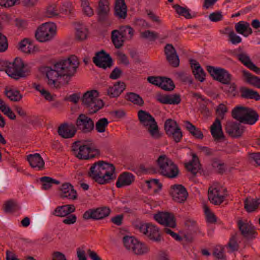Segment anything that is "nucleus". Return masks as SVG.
<instances>
[{"label":"nucleus","mask_w":260,"mask_h":260,"mask_svg":"<svg viewBox=\"0 0 260 260\" xmlns=\"http://www.w3.org/2000/svg\"><path fill=\"white\" fill-rule=\"evenodd\" d=\"M79 65L78 57L75 55H72L66 59L56 62L52 67H42L40 70L43 74H45L49 86L58 88L60 87L58 78L64 75H74Z\"/></svg>","instance_id":"nucleus-1"},{"label":"nucleus","mask_w":260,"mask_h":260,"mask_svg":"<svg viewBox=\"0 0 260 260\" xmlns=\"http://www.w3.org/2000/svg\"><path fill=\"white\" fill-rule=\"evenodd\" d=\"M115 167L113 164L100 160L94 163L88 173V176L100 184L109 183L115 177Z\"/></svg>","instance_id":"nucleus-2"},{"label":"nucleus","mask_w":260,"mask_h":260,"mask_svg":"<svg viewBox=\"0 0 260 260\" xmlns=\"http://www.w3.org/2000/svg\"><path fill=\"white\" fill-rule=\"evenodd\" d=\"M158 166V172L163 176L168 178H176L179 173L178 166L166 155H161L156 160Z\"/></svg>","instance_id":"nucleus-3"},{"label":"nucleus","mask_w":260,"mask_h":260,"mask_svg":"<svg viewBox=\"0 0 260 260\" xmlns=\"http://www.w3.org/2000/svg\"><path fill=\"white\" fill-rule=\"evenodd\" d=\"M74 155L81 160H88L100 155V150L90 145L82 144V142H75L72 145Z\"/></svg>","instance_id":"nucleus-4"},{"label":"nucleus","mask_w":260,"mask_h":260,"mask_svg":"<svg viewBox=\"0 0 260 260\" xmlns=\"http://www.w3.org/2000/svg\"><path fill=\"white\" fill-rule=\"evenodd\" d=\"M98 95L99 92L96 90L87 91L81 99L82 104L90 114L95 113L104 106L103 101L98 99Z\"/></svg>","instance_id":"nucleus-5"},{"label":"nucleus","mask_w":260,"mask_h":260,"mask_svg":"<svg viewBox=\"0 0 260 260\" xmlns=\"http://www.w3.org/2000/svg\"><path fill=\"white\" fill-rule=\"evenodd\" d=\"M138 119L140 123L148 128V131L154 139H159L161 137L158 126L155 118L148 112L140 110L138 113Z\"/></svg>","instance_id":"nucleus-6"},{"label":"nucleus","mask_w":260,"mask_h":260,"mask_svg":"<svg viewBox=\"0 0 260 260\" xmlns=\"http://www.w3.org/2000/svg\"><path fill=\"white\" fill-rule=\"evenodd\" d=\"M122 241L125 248L137 255L146 254L149 251V247L146 244L140 242L134 237L125 236Z\"/></svg>","instance_id":"nucleus-7"},{"label":"nucleus","mask_w":260,"mask_h":260,"mask_svg":"<svg viewBox=\"0 0 260 260\" xmlns=\"http://www.w3.org/2000/svg\"><path fill=\"white\" fill-rule=\"evenodd\" d=\"M8 63L7 74L11 78L18 80L28 75L29 71L24 70V64L21 58L17 57L13 62L8 61Z\"/></svg>","instance_id":"nucleus-8"},{"label":"nucleus","mask_w":260,"mask_h":260,"mask_svg":"<svg viewBox=\"0 0 260 260\" xmlns=\"http://www.w3.org/2000/svg\"><path fill=\"white\" fill-rule=\"evenodd\" d=\"M207 70L215 80L225 85H229L231 83L232 76L225 69L208 66H207Z\"/></svg>","instance_id":"nucleus-9"},{"label":"nucleus","mask_w":260,"mask_h":260,"mask_svg":"<svg viewBox=\"0 0 260 260\" xmlns=\"http://www.w3.org/2000/svg\"><path fill=\"white\" fill-rule=\"evenodd\" d=\"M55 26L50 23H45L39 26L35 33L37 40L44 42L50 40L55 34Z\"/></svg>","instance_id":"nucleus-10"},{"label":"nucleus","mask_w":260,"mask_h":260,"mask_svg":"<svg viewBox=\"0 0 260 260\" xmlns=\"http://www.w3.org/2000/svg\"><path fill=\"white\" fill-rule=\"evenodd\" d=\"M164 128L169 137L178 143L182 138V133L176 121L172 119H168L164 124Z\"/></svg>","instance_id":"nucleus-11"},{"label":"nucleus","mask_w":260,"mask_h":260,"mask_svg":"<svg viewBox=\"0 0 260 260\" xmlns=\"http://www.w3.org/2000/svg\"><path fill=\"white\" fill-rule=\"evenodd\" d=\"M76 128L83 133L87 134L91 132L94 128L93 120L84 114H80L76 120Z\"/></svg>","instance_id":"nucleus-12"},{"label":"nucleus","mask_w":260,"mask_h":260,"mask_svg":"<svg viewBox=\"0 0 260 260\" xmlns=\"http://www.w3.org/2000/svg\"><path fill=\"white\" fill-rule=\"evenodd\" d=\"M109 0H100L96 9L98 21L102 24L109 23L110 13Z\"/></svg>","instance_id":"nucleus-13"},{"label":"nucleus","mask_w":260,"mask_h":260,"mask_svg":"<svg viewBox=\"0 0 260 260\" xmlns=\"http://www.w3.org/2000/svg\"><path fill=\"white\" fill-rule=\"evenodd\" d=\"M169 193L173 200L177 203H184L188 197L186 189L181 184H174L170 187Z\"/></svg>","instance_id":"nucleus-14"},{"label":"nucleus","mask_w":260,"mask_h":260,"mask_svg":"<svg viewBox=\"0 0 260 260\" xmlns=\"http://www.w3.org/2000/svg\"><path fill=\"white\" fill-rule=\"evenodd\" d=\"M111 210L109 207H102L96 209H90L86 211L83 215V218L85 220L93 219L99 220L103 219L109 215Z\"/></svg>","instance_id":"nucleus-15"},{"label":"nucleus","mask_w":260,"mask_h":260,"mask_svg":"<svg viewBox=\"0 0 260 260\" xmlns=\"http://www.w3.org/2000/svg\"><path fill=\"white\" fill-rule=\"evenodd\" d=\"M93 62L96 66L106 69L112 66L113 60L110 55L104 50L98 52L93 57Z\"/></svg>","instance_id":"nucleus-16"},{"label":"nucleus","mask_w":260,"mask_h":260,"mask_svg":"<svg viewBox=\"0 0 260 260\" xmlns=\"http://www.w3.org/2000/svg\"><path fill=\"white\" fill-rule=\"evenodd\" d=\"M237 225L241 234L243 237L247 239L255 238L257 233L254 226L250 222L239 220L238 221Z\"/></svg>","instance_id":"nucleus-17"},{"label":"nucleus","mask_w":260,"mask_h":260,"mask_svg":"<svg viewBox=\"0 0 260 260\" xmlns=\"http://www.w3.org/2000/svg\"><path fill=\"white\" fill-rule=\"evenodd\" d=\"M164 52L169 64L174 68L178 67L179 65V58L173 46L167 44L164 48Z\"/></svg>","instance_id":"nucleus-18"},{"label":"nucleus","mask_w":260,"mask_h":260,"mask_svg":"<svg viewBox=\"0 0 260 260\" xmlns=\"http://www.w3.org/2000/svg\"><path fill=\"white\" fill-rule=\"evenodd\" d=\"M154 218L161 224L172 228L176 226L175 218L174 215L169 212H159L154 215Z\"/></svg>","instance_id":"nucleus-19"},{"label":"nucleus","mask_w":260,"mask_h":260,"mask_svg":"<svg viewBox=\"0 0 260 260\" xmlns=\"http://www.w3.org/2000/svg\"><path fill=\"white\" fill-rule=\"evenodd\" d=\"M225 130L230 137L234 138H238L242 136L244 128V126L239 123L229 121L226 123Z\"/></svg>","instance_id":"nucleus-20"},{"label":"nucleus","mask_w":260,"mask_h":260,"mask_svg":"<svg viewBox=\"0 0 260 260\" xmlns=\"http://www.w3.org/2000/svg\"><path fill=\"white\" fill-rule=\"evenodd\" d=\"M60 193L59 196L61 198H67L70 200H76L78 194L73 186L69 182L63 183L59 188Z\"/></svg>","instance_id":"nucleus-21"},{"label":"nucleus","mask_w":260,"mask_h":260,"mask_svg":"<svg viewBox=\"0 0 260 260\" xmlns=\"http://www.w3.org/2000/svg\"><path fill=\"white\" fill-rule=\"evenodd\" d=\"M58 135L63 138L68 139L73 137L77 132V128L73 124L67 123L61 124L58 128Z\"/></svg>","instance_id":"nucleus-22"},{"label":"nucleus","mask_w":260,"mask_h":260,"mask_svg":"<svg viewBox=\"0 0 260 260\" xmlns=\"http://www.w3.org/2000/svg\"><path fill=\"white\" fill-rule=\"evenodd\" d=\"M135 181V176L129 172H125L118 177L116 186L118 188L130 185Z\"/></svg>","instance_id":"nucleus-23"},{"label":"nucleus","mask_w":260,"mask_h":260,"mask_svg":"<svg viewBox=\"0 0 260 260\" xmlns=\"http://www.w3.org/2000/svg\"><path fill=\"white\" fill-rule=\"evenodd\" d=\"M191 155L192 160L188 163L185 164L184 166L186 169L194 176L198 171L201 169V164L199 157L195 153H192Z\"/></svg>","instance_id":"nucleus-24"},{"label":"nucleus","mask_w":260,"mask_h":260,"mask_svg":"<svg viewBox=\"0 0 260 260\" xmlns=\"http://www.w3.org/2000/svg\"><path fill=\"white\" fill-rule=\"evenodd\" d=\"M190 63L195 78L201 82H203L205 79L206 73L199 63L192 59L190 60Z\"/></svg>","instance_id":"nucleus-25"},{"label":"nucleus","mask_w":260,"mask_h":260,"mask_svg":"<svg viewBox=\"0 0 260 260\" xmlns=\"http://www.w3.org/2000/svg\"><path fill=\"white\" fill-rule=\"evenodd\" d=\"M74 205H65L57 207L53 212V215L58 217H66L75 212Z\"/></svg>","instance_id":"nucleus-26"},{"label":"nucleus","mask_w":260,"mask_h":260,"mask_svg":"<svg viewBox=\"0 0 260 260\" xmlns=\"http://www.w3.org/2000/svg\"><path fill=\"white\" fill-rule=\"evenodd\" d=\"M239 90L241 98L254 100L256 101L260 100V95L256 91L245 86L240 87Z\"/></svg>","instance_id":"nucleus-27"},{"label":"nucleus","mask_w":260,"mask_h":260,"mask_svg":"<svg viewBox=\"0 0 260 260\" xmlns=\"http://www.w3.org/2000/svg\"><path fill=\"white\" fill-rule=\"evenodd\" d=\"M114 14L119 19H125L127 15V8L124 0H116Z\"/></svg>","instance_id":"nucleus-28"},{"label":"nucleus","mask_w":260,"mask_h":260,"mask_svg":"<svg viewBox=\"0 0 260 260\" xmlns=\"http://www.w3.org/2000/svg\"><path fill=\"white\" fill-rule=\"evenodd\" d=\"M211 133L215 140L224 139V136L222 130L221 121L218 118H216L213 124L211 126Z\"/></svg>","instance_id":"nucleus-29"},{"label":"nucleus","mask_w":260,"mask_h":260,"mask_svg":"<svg viewBox=\"0 0 260 260\" xmlns=\"http://www.w3.org/2000/svg\"><path fill=\"white\" fill-rule=\"evenodd\" d=\"M27 160L33 168H38L39 170H42L44 167L45 162L39 153L29 154L27 156Z\"/></svg>","instance_id":"nucleus-30"},{"label":"nucleus","mask_w":260,"mask_h":260,"mask_svg":"<svg viewBox=\"0 0 260 260\" xmlns=\"http://www.w3.org/2000/svg\"><path fill=\"white\" fill-rule=\"evenodd\" d=\"M258 118L259 115L257 112L248 107L245 116L242 119V123L252 125L258 120Z\"/></svg>","instance_id":"nucleus-31"},{"label":"nucleus","mask_w":260,"mask_h":260,"mask_svg":"<svg viewBox=\"0 0 260 260\" xmlns=\"http://www.w3.org/2000/svg\"><path fill=\"white\" fill-rule=\"evenodd\" d=\"M208 199L212 204L215 205L221 204L224 201L223 196L220 195L219 190L217 188L208 190Z\"/></svg>","instance_id":"nucleus-32"},{"label":"nucleus","mask_w":260,"mask_h":260,"mask_svg":"<svg viewBox=\"0 0 260 260\" xmlns=\"http://www.w3.org/2000/svg\"><path fill=\"white\" fill-rule=\"evenodd\" d=\"M242 74L244 80L247 83L258 88H260V78L252 75L250 73L243 70Z\"/></svg>","instance_id":"nucleus-33"},{"label":"nucleus","mask_w":260,"mask_h":260,"mask_svg":"<svg viewBox=\"0 0 260 260\" xmlns=\"http://www.w3.org/2000/svg\"><path fill=\"white\" fill-rule=\"evenodd\" d=\"M146 235L150 240L155 242H159L162 240V237L159 233L158 229L151 223Z\"/></svg>","instance_id":"nucleus-34"},{"label":"nucleus","mask_w":260,"mask_h":260,"mask_svg":"<svg viewBox=\"0 0 260 260\" xmlns=\"http://www.w3.org/2000/svg\"><path fill=\"white\" fill-rule=\"evenodd\" d=\"M125 99L134 104L141 107L143 106L144 105V101L142 98L139 94L135 92H130L126 93L125 95Z\"/></svg>","instance_id":"nucleus-35"},{"label":"nucleus","mask_w":260,"mask_h":260,"mask_svg":"<svg viewBox=\"0 0 260 260\" xmlns=\"http://www.w3.org/2000/svg\"><path fill=\"white\" fill-rule=\"evenodd\" d=\"M184 123L186 124L187 130L189 131L192 136L198 139H202L203 138V134L199 128L193 125L189 121H185Z\"/></svg>","instance_id":"nucleus-36"},{"label":"nucleus","mask_w":260,"mask_h":260,"mask_svg":"<svg viewBox=\"0 0 260 260\" xmlns=\"http://www.w3.org/2000/svg\"><path fill=\"white\" fill-rule=\"evenodd\" d=\"M248 107L237 106L232 111V116L233 118L242 123V119L244 117Z\"/></svg>","instance_id":"nucleus-37"},{"label":"nucleus","mask_w":260,"mask_h":260,"mask_svg":"<svg viewBox=\"0 0 260 260\" xmlns=\"http://www.w3.org/2000/svg\"><path fill=\"white\" fill-rule=\"evenodd\" d=\"M244 209L248 212L254 211L257 208L260 203L259 199H253L247 198L244 201Z\"/></svg>","instance_id":"nucleus-38"},{"label":"nucleus","mask_w":260,"mask_h":260,"mask_svg":"<svg viewBox=\"0 0 260 260\" xmlns=\"http://www.w3.org/2000/svg\"><path fill=\"white\" fill-rule=\"evenodd\" d=\"M111 38L116 48L118 49L123 46L125 40L123 38H121V36L120 35V33L117 29L113 30L111 32Z\"/></svg>","instance_id":"nucleus-39"},{"label":"nucleus","mask_w":260,"mask_h":260,"mask_svg":"<svg viewBox=\"0 0 260 260\" xmlns=\"http://www.w3.org/2000/svg\"><path fill=\"white\" fill-rule=\"evenodd\" d=\"M117 30L124 40H131L134 36V30L128 25L121 26Z\"/></svg>","instance_id":"nucleus-40"},{"label":"nucleus","mask_w":260,"mask_h":260,"mask_svg":"<svg viewBox=\"0 0 260 260\" xmlns=\"http://www.w3.org/2000/svg\"><path fill=\"white\" fill-rule=\"evenodd\" d=\"M35 46L29 39L25 38L19 43V49L25 53H30L34 51Z\"/></svg>","instance_id":"nucleus-41"},{"label":"nucleus","mask_w":260,"mask_h":260,"mask_svg":"<svg viewBox=\"0 0 260 260\" xmlns=\"http://www.w3.org/2000/svg\"><path fill=\"white\" fill-rule=\"evenodd\" d=\"M3 208L5 212L11 213L18 211L20 209V207L15 201L9 200L5 202L3 206Z\"/></svg>","instance_id":"nucleus-42"},{"label":"nucleus","mask_w":260,"mask_h":260,"mask_svg":"<svg viewBox=\"0 0 260 260\" xmlns=\"http://www.w3.org/2000/svg\"><path fill=\"white\" fill-rule=\"evenodd\" d=\"M5 93L6 96L11 101L19 102L22 98V94L20 93V91L17 90L12 89L8 90V88L6 87L5 88Z\"/></svg>","instance_id":"nucleus-43"},{"label":"nucleus","mask_w":260,"mask_h":260,"mask_svg":"<svg viewBox=\"0 0 260 260\" xmlns=\"http://www.w3.org/2000/svg\"><path fill=\"white\" fill-rule=\"evenodd\" d=\"M204 209L207 222L210 223H215L217 222V218L214 213L211 212L207 205H204Z\"/></svg>","instance_id":"nucleus-44"},{"label":"nucleus","mask_w":260,"mask_h":260,"mask_svg":"<svg viewBox=\"0 0 260 260\" xmlns=\"http://www.w3.org/2000/svg\"><path fill=\"white\" fill-rule=\"evenodd\" d=\"M108 124L109 121L106 118H101L95 123V129L99 133H104Z\"/></svg>","instance_id":"nucleus-45"},{"label":"nucleus","mask_w":260,"mask_h":260,"mask_svg":"<svg viewBox=\"0 0 260 260\" xmlns=\"http://www.w3.org/2000/svg\"><path fill=\"white\" fill-rule=\"evenodd\" d=\"M163 82L161 85V88L165 91H171L175 88V84L172 79L169 78L162 77Z\"/></svg>","instance_id":"nucleus-46"},{"label":"nucleus","mask_w":260,"mask_h":260,"mask_svg":"<svg viewBox=\"0 0 260 260\" xmlns=\"http://www.w3.org/2000/svg\"><path fill=\"white\" fill-rule=\"evenodd\" d=\"M173 8L175 9L176 12L179 15L183 16L187 19L191 18L192 17L189 12V10L186 8L182 7L178 4L174 5Z\"/></svg>","instance_id":"nucleus-47"},{"label":"nucleus","mask_w":260,"mask_h":260,"mask_svg":"<svg viewBox=\"0 0 260 260\" xmlns=\"http://www.w3.org/2000/svg\"><path fill=\"white\" fill-rule=\"evenodd\" d=\"M248 24V22L242 21L236 23L235 25L236 31L238 34H241L243 35L244 37H247L248 36V34H247V33H245V32L247 29Z\"/></svg>","instance_id":"nucleus-48"},{"label":"nucleus","mask_w":260,"mask_h":260,"mask_svg":"<svg viewBox=\"0 0 260 260\" xmlns=\"http://www.w3.org/2000/svg\"><path fill=\"white\" fill-rule=\"evenodd\" d=\"M140 35L142 38L148 39L150 41H154L159 37L158 33L150 30H147L141 32Z\"/></svg>","instance_id":"nucleus-49"},{"label":"nucleus","mask_w":260,"mask_h":260,"mask_svg":"<svg viewBox=\"0 0 260 260\" xmlns=\"http://www.w3.org/2000/svg\"><path fill=\"white\" fill-rule=\"evenodd\" d=\"M237 236L238 234L235 233L233 235L230 239L228 244V247H229L232 252L237 251L239 249V246L237 243Z\"/></svg>","instance_id":"nucleus-50"},{"label":"nucleus","mask_w":260,"mask_h":260,"mask_svg":"<svg viewBox=\"0 0 260 260\" xmlns=\"http://www.w3.org/2000/svg\"><path fill=\"white\" fill-rule=\"evenodd\" d=\"M213 255L218 259H225V255L224 254V248L222 246H216L213 251Z\"/></svg>","instance_id":"nucleus-51"},{"label":"nucleus","mask_w":260,"mask_h":260,"mask_svg":"<svg viewBox=\"0 0 260 260\" xmlns=\"http://www.w3.org/2000/svg\"><path fill=\"white\" fill-rule=\"evenodd\" d=\"M8 48V41L7 37L0 32V52H4Z\"/></svg>","instance_id":"nucleus-52"},{"label":"nucleus","mask_w":260,"mask_h":260,"mask_svg":"<svg viewBox=\"0 0 260 260\" xmlns=\"http://www.w3.org/2000/svg\"><path fill=\"white\" fill-rule=\"evenodd\" d=\"M181 102L180 95L179 94H168V104L178 105Z\"/></svg>","instance_id":"nucleus-53"},{"label":"nucleus","mask_w":260,"mask_h":260,"mask_svg":"<svg viewBox=\"0 0 260 260\" xmlns=\"http://www.w3.org/2000/svg\"><path fill=\"white\" fill-rule=\"evenodd\" d=\"M148 81L152 84L155 85L161 88L163 82L162 77L149 76L147 78Z\"/></svg>","instance_id":"nucleus-54"},{"label":"nucleus","mask_w":260,"mask_h":260,"mask_svg":"<svg viewBox=\"0 0 260 260\" xmlns=\"http://www.w3.org/2000/svg\"><path fill=\"white\" fill-rule=\"evenodd\" d=\"M237 58L239 60H240L244 66L248 68L252 62L249 57L244 54V53H240L237 55Z\"/></svg>","instance_id":"nucleus-55"},{"label":"nucleus","mask_w":260,"mask_h":260,"mask_svg":"<svg viewBox=\"0 0 260 260\" xmlns=\"http://www.w3.org/2000/svg\"><path fill=\"white\" fill-rule=\"evenodd\" d=\"M229 40L233 44L240 43L242 41L241 38L237 36L233 30L230 31L229 33Z\"/></svg>","instance_id":"nucleus-56"},{"label":"nucleus","mask_w":260,"mask_h":260,"mask_svg":"<svg viewBox=\"0 0 260 260\" xmlns=\"http://www.w3.org/2000/svg\"><path fill=\"white\" fill-rule=\"evenodd\" d=\"M209 18L212 22H218L222 20L223 15L221 12L216 11L211 13L209 16Z\"/></svg>","instance_id":"nucleus-57"},{"label":"nucleus","mask_w":260,"mask_h":260,"mask_svg":"<svg viewBox=\"0 0 260 260\" xmlns=\"http://www.w3.org/2000/svg\"><path fill=\"white\" fill-rule=\"evenodd\" d=\"M87 30L85 28H78L76 32V38L79 40H84L86 39Z\"/></svg>","instance_id":"nucleus-58"},{"label":"nucleus","mask_w":260,"mask_h":260,"mask_svg":"<svg viewBox=\"0 0 260 260\" xmlns=\"http://www.w3.org/2000/svg\"><path fill=\"white\" fill-rule=\"evenodd\" d=\"M185 225L188 228V230L193 233H196L198 229L196 222L193 220H186L185 222Z\"/></svg>","instance_id":"nucleus-59"},{"label":"nucleus","mask_w":260,"mask_h":260,"mask_svg":"<svg viewBox=\"0 0 260 260\" xmlns=\"http://www.w3.org/2000/svg\"><path fill=\"white\" fill-rule=\"evenodd\" d=\"M58 15L57 11L53 6H49L47 8L46 16L48 18H52Z\"/></svg>","instance_id":"nucleus-60"},{"label":"nucleus","mask_w":260,"mask_h":260,"mask_svg":"<svg viewBox=\"0 0 260 260\" xmlns=\"http://www.w3.org/2000/svg\"><path fill=\"white\" fill-rule=\"evenodd\" d=\"M80 99V93H75L68 96H66L64 100L66 101H70L74 104H76Z\"/></svg>","instance_id":"nucleus-61"},{"label":"nucleus","mask_w":260,"mask_h":260,"mask_svg":"<svg viewBox=\"0 0 260 260\" xmlns=\"http://www.w3.org/2000/svg\"><path fill=\"white\" fill-rule=\"evenodd\" d=\"M115 90L119 95L125 90L126 85L123 82L118 81L114 84Z\"/></svg>","instance_id":"nucleus-62"},{"label":"nucleus","mask_w":260,"mask_h":260,"mask_svg":"<svg viewBox=\"0 0 260 260\" xmlns=\"http://www.w3.org/2000/svg\"><path fill=\"white\" fill-rule=\"evenodd\" d=\"M229 85H230L226 91V93L229 95L232 96L233 97L236 96L237 94V85L234 82L232 83H231Z\"/></svg>","instance_id":"nucleus-63"},{"label":"nucleus","mask_w":260,"mask_h":260,"mask_svg":"<svg viewBox=\"0 0 260 260\" xmlns=\"http://www.w3.org/2000/svg\"><path fill=\"white\" fill-rule=\"evenodd\" d=\"M122 74V71L118 67H116L113 69L110 74L109 78L112 79H117L119 78Z\"/></svg>","instance_id":"nucleus-64"}]
</instances>
